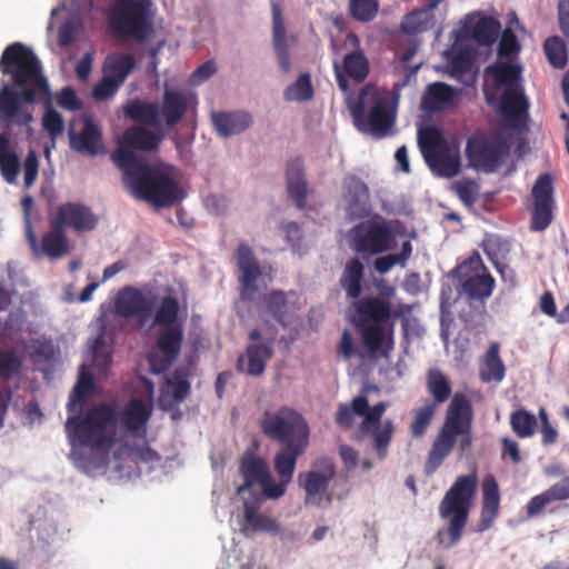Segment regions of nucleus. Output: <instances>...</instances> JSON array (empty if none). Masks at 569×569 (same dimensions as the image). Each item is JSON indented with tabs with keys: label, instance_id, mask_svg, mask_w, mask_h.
Segmentation results:
<instances>
[{
	"label": "nucleus",
	"instance_id": "obj_55",
	"mask_svg": "<svg viewBox=\"0 0 569 569\" xmlns=\"http://www.w3.org/2000/svg\"><path fill=\"white\" fill-rule=\"evenodd\" d=\"M92 365L100 371L104 372L111 363V347L107 343L104 333H99L91 347Z\"/></svg>",
	"mask_w": 569,
	"mask_h": 569
},
{
	"label": "nucleus",
	"instance_id": "obj_51",
	"mask_svg": "<svg viewBox=\"0 0 569 569\" xmlns=\"http://www.w3.org/2000/svg\"><path fill=\"white\" fill-rule=\"evenodd\" d=\"M500 23L491 18H481L472 28L471 38L480 46L492 44L499 34Z\"/></svg>",
	"mask_w": 569,
	"mask_h": 569
},
{
	"label": "nucleus",
	"instance_id": "obj_2",
	"mask_svg": "<svg viewBox=\"0 0 569 569\" xmlns=\"http://www.w3.org/2000/svg\"><path fill=\"white\" fill-rule=\"evenodd\" d=\"M112 161L122 172L123 184L130 194L156 208L176 204L181 199V190L171 174L126 148H117Z\"/></svg>",
	"mask_w": 569,
	"mask_h": 569
},
{
	"label": "nucleus",
	"instance_id": "obj_30",
	"mask_svg": "<svg viewBox=\"0 0 569 569\" xmlns=\"http://www.w3.org/2000/svg\"><path fill=\"white\" fill-rule=\"evenodd\" d=\"M213 127L220 137H230L246 131L252 123L247 111L214 112L211 116Z\"/></svg>",
	"mask_w": 569,
	"mask_h": 569
},
{
	"label": "nucleus",
	"instance_id": "obj_34",
	"mask_svg": "<svg viewBox=\"0 0 569 569\" xmlns=\"http://www.w3.org/2000/svg\"><path fill=\"white\" fill-rule=\"evenodd\" d=\"M363 277L365 266L358 258H352L346 263L339 283L347 297L353 300V302L358 300L362 293Z\"/></svg>",
	"mask_w": 569,
	"mask_h": 569
},
{
	"label": "nucleus",
	"instance_id": "obj_59",
	"mask_svg": "<svg viewBox=\"0 0 569 569\" xmlns=\"http://www.w3.org/2000/svg\"><path fill=\"white\" fill-rule=\"evenodd\" d=\"M129 458L136 463H151L161 459L157 451L149 447L148 443L133 445L128 448Z\"/></svg>",
	"mask_w": 569,
	"mask_h": 569
},
{
	"label": "nucleus",
	"instance_id": "obj_33",
	"mask_svg": "<svg viewBox=\"0 0 569 569\" xmlns=\"http://www.w3.org/2000/svg\"><path fill=\"white\" fill-rule=\"evenodd\" d=\"M456 90L445 82H433L427 87L421 106L426 111L446 110L453 103Z\"/></svg>",
	"mask_w": 569,
	"mask_h": 569
},
{
	"label": "nucleus",
	"instance_id": "obj_12",
	"mask_svg": "<svg viewBox=\"0 0 569 569\" xmlns=\"http://www.w3.org/2000/svg\"><path fill=\"white\" fill-rule=\"evenodd\" d=\"M509 144L500 134L471 136L467 140L466 156L470 167L492 173L502 164Z\"/></svg>",
	"mask_w": 569,
	"mask_h": 569
},
{
	"label": "nucleus",
	"instance_id": "obj_17",
	"mask_svg": "<svg viewBox=\"0 0 569 569\" xmlns=\"http://www.w3.org/2000/svg\"><path fill=\"white\" fill-rule=\"evenodd\" d=\"M533 210L531 230L547 229L553 219V182L548 173H541L532 187Z\"/></svg>",
	"mask_w": 569,
	"mask_h": 569
},
{
	"label": "nucleus",
	"instance_id": "obj_47",
	"mask_svg": "<svg viewBox=\"0 0 569 569\" xmlns=\"http://www.w3.org/2000/svg\"><path fill=\"white\" fill-rule=\"evenodd\" d=\"M427 390L432 396L431 403H445L451 396V387L447 377L439 369H430L427 373Z\"/></svg>",
	"mask_w": 569,
	"mask_h": 569
},
{
	"label": "nucleus",
	"instance_id": "obj_23",
	"mask_svg": "<svg viewBox=\"0 0 569 569\" xmlns=\"http://www.w3.org/2000/svg\"><path fill=\"white\" fill-rule=\"evenodd\" d=\"M529 102L523 88H507L499 99V112L511 127H518L527 120Z\"/></svg>",
	"mask_w": 569,
	"mask_h": 569
},
{
	"label": "nucleus",
	"instance_id": "obj_13",
	"mask_svg": "<svg viewBox=\"0 0 569 569\" xmlns=\"http://www.w3.org/2000/svg\"><path fill=\"white\" fill-rule=\"evenodd\" d=\"M395 234L385 219L367 220L353 228V249L362 256H378L393 248Z\"/></svg>",
	"mask_w": 569,
	"mask_h": 569
},
{
	"label": "nucleus",
	"instance_id": "obj_24",
	"mask_svg": "<svg viewBox=\"0 0 569 569\" xmlns=\"http://www.w3.org/2000/svg\"><path fill=\"white\" fill-rule=\"evenodd\" d=\"M500 506V491L496 478L488 475L482 481V505L480 520L475 528L476 532H483L491 528L498 516Z\"/></svg>",
	"mask_w": 569,
	"mask_h": 569
},
{
	"label": "nucleus",
	"instance_id": "obj_38",
	"mask_svg": "<svg viewBox=\"0 0 569 569\" xmlns=\"http://www.w3.org/2000/svg\"><path fill=\"white\" fill-rule=\"evenodd\" d=\"M151 416V408L141 399H131L121 415V423L130 432L144 429Z\"/></svg>",
	"mask_w": 569,
	"mask_h": 569
},
{
	"label": "nucleus",
	"instance_id": "obj_26",
	"mask_svg": "<svg viewBox=\"0 0 569 569\" xmlns=\"http://www.w3.org/2000/svg\"><path fill=\"white\" fill-rule=\"evenodd\" d=\"M286 184L289 198L298 209L306 208L308 196V183L305 177L303 162L300 158L290 160L287 163Z\"/></svg>",
	"mask_w": 569,
	"mask_h": 569
},
{
	"label": "nucleus",
	"instance_id": "obj_46",
	"mask_svg": "<svg viewBox=\"0 0 569 569\" xmlns=\"http://www.w3.org/2000/svg\"><path fill=\"white\" fill-rule=\"evenodd\" d=\"M9 146V139L0 133V171L7 182L13 183L20 171V159Z\"/></svg>",
	"mask_w": 569,
	"mask_h": 569
},
{
	"label": "nucleus",
	"instance_id": "obj_36",
	"mask_svg": "<svg viewBox=\"0 0 569 569\" xmlns=\"http://www.w3.org/2000/svg\"><path fill=\"white\" fill-rule=\"evenodd\" d=\"M134 68L136 59L131 53H111L103 61L102 73L121 86Z\"/></svg>",
	"mask_w": 569,
	"mask_h": 569
},
{
	"label": "nucleus",
	"instance_id": "obj_60",
	"mask_svg": "<svg viewBox=\"0 0 569 569\" xmlns=\"http://www.w3.org/2000/svg\"><path fill=\"white\" fill-rule=\"evenodd\" d=\"M453 189L465 204L472 206L477 201L479 184L475 180L458 181L455 183Z\"/></svg>",
	"mask_w": 569,
	"mask_h": 569
},
{
	"label": "nucleus",
	"instance_id": "obj_44",
	"mask_svg": "<svg viewBox=\"0 0 569 569\" xmlns=\"http://www.w3.org/2000/svg\"><path fill=\"white\" fill-rule=\"evenodd\" d=\"M244 526L253 531L278 533L279 523L271 517L257 511L253 503L244 501L243 503Z\"/></svg>",
	"mask_w": 569,
	"mask_h": 569
},
{
	"label": "nucleus",
	"instance_id": "obj_49",
	"mask_svg": "<svg viewBox=\"0 0 569 569\" xmlns=\"http://www.w3.org/2000/svg\"><path fill=\"white\" fill-rule=\"evenodd\" d=\"M315 96V89L311 82V76L308 72L301 73L297 80L288 86L283 91V99L288 102L309 101Z\"/></svg>",
	"mask_w": 569,
	"mask_h": 569
},
{
	"label": "nucleus",
	"instance_id": "obj_20",
	"mask_svg": "<svg viewBox=\"0 0 569 569\" xmlns=\"http://www.w3.org/2000/svg\"><path fill=\"white\" fill-rule=\"evenodd\" d=\"M193 98L194 96L188 91L169 88L166 84L159 106L163 123L169 128L177 126L184 118Z\"/></svg>",
	"mask_w": 569,
	"mask_h": 569
},
{
	"label": "nucleus",
	"instance_id": "obj_29",
	"mask_svg": "<svg viewBox=\"0 0 569 569\" xmlns=\"http://www.w3.org/2000/svg\"><path fill=\"white\" fill-rule=\"evenodd\" d=\"M272 13V41L279 67L284 73L291 70V60L286 38V26L280 6L276 2L271 6Z\"/></svg>",
	"mask_w": 569,
	"mask_h": 569
},
{
	"label": "nucleus",
	"instance_id": "obj_1",
	"mask_svg": "<svg viewBox=\"0 0 569 569\" xmlns=\"http://www.w3.org/2000/svg\"><path fill=\"white\" fill-rule=\"evenodd\" d=\"M0 72L12 81L0 88V121L6 128L28 126L33 117L24 104L50 97L39 58L31 48L13 42L2 51Z\"/></svg>",
	"mask_w": 569,
	"mask_h": 569
},
{
	"label": "nucleus",
	"instance_id": "obj_3",
	"mask_svg": "<svg viewBox=\"0 0 569 569\" xmlns=\"http://www.w3.org/2000/svg\"><path fill=\"white\" fill-rule=\"evenodd\" d=\"M259 426L267 438L281 446L273 457V468L281 473L296 470L299 457L309 446L310 429L305 417L291 407L281 406L276 411H264Z\"/></svg>",
	"mask_w": 569,
	"mask_h": 569
},
{
	"label": "nucleus",
	"instance_id": "obj_53",
	"mask_svg": "<svg viewBox=\"0 0 569 569\" xmlns=\"http://www.w3.org/2000/svg\"><path fill=\"white\" fill-rule=\"evenodd\" d=\"M543 50L549 63L557 69L567 66L568 52L566 42L559 36H551L545 40Z\"/></svg>",
	"mask_w": 569,
	"mask_h": 569
},
{
	"label": "nucleus",
	"instance_id": "obj_5",
	"mask_svg": "<svg viewBox=\"0 0 569 569\" xmlns=\"http://www.w3.org/2000/svg\"><path fill=\"white\" fill-rule=\"evenodd\" d=\"M473 409L470 399L456 392L448 405L442 427L435 438L425 462V472L435 473L458 442L463 453L472 445Z\"/></svg>",
	"mask_w": 569,
	"mask_h": 569
},
{
	"label": "nucleus",
	"instance_id": "obj_57",
	"mask_svg": "<svg viewBox=\"0 0 569 569\" xmlns=\"http://www.w3.org/2000/svg\"><path fill=\"white\" fill-rule=\"evenodd\" d=\"M42 129L48 132L50 139L54 141L59 136L63 133L64 120L61 113H59L52 107H47L41 119Z\"/></svg>",
	"mask_w": 569,
	"mask_h": 569
},
{
	"label": "nucleus",
	"instance_id": "obj_64",
	"mask_svg": "<svg viewBox=\"0 0 569 569\" xmlns=\"http://www.w3.org/2000/svg\"><path fill=\"white\" fill-rule=\"evenodd\" d=\"M552 501H553V499L551 498L548 489L545 490L543 492L532 497L526 506L527 517L533 518V517L540 515L543 511V509L547 507V505H549Z\"/></svg>",
	"mask_w": 569,
	"mask_h": 569
},
{
	"label": "nucleus",
	"instance_id": "obj_63",
	"mask_svg": "<svg viewBox=\"0 0 569 569\" xmlns=\"http://www.w3.org/2000/svg\"><path fill=\"white\" fill-rule=\"evenodd\" d=\"M80 22L74 19L64 21L58 29V43L60 47L66 48L70 46L79 31Z\"/></svg>",
	"mask_w": 569,
	"mask_h": 569
},
{
	"label": "nucleus",
	"instance_id": "obj_35",
	"mask_svg": "<svg viewBox=\"0 0 569 569\" xmlns=\"http://www.w3.org/2000/svg\"><path fill=\"white\" fill-rule=\"evenodd\" d=\"M427 0L421 9L413 10L407 14L401 22V30L407 34H419L426 32L436 26L435 9Z\"/></svg>",
	"mask_w": 569,
	"mask_h": 569
},
{
	"label": "nucleus",
	"instance_id": "obj_21",
	"mask_svg": "<svg viewBox=\"0 0 569 569\" xmlns=\"http://www.w3.org/2000/svg\"><path fill=\"white\" fill-rule=\"evenodd\" d=\"M343 199L347 203V213L351 219H362L369 214L370 191L357 176L349 174L343 179Z\"/></svg>",
	"mask_w": 569,
	"mask_h": 569
},
{
	"label": "nucleus",
	"instance_id": "obj_27",
	"mask_svg": "<svg viewBox=\"0 0 569 569\" xmlns=\"http://www.w3.org/2000/svg\"><path fill=\"white\" fill-rule=\"evenodd\" d=\"M273 353V349L269 347H262L257 343L248 345L246 352L239 356L237 360V370L252 377L261 376Z\"/></svg>",
	"mask_w": 569,
	"mask_h": 569
},
{
	"label": "nucleus",
	"instance_id": "obj_16",
	"mask_svg": "<svg viewBox=\"0 0 569 569\" xmlns=\"http://www.w3.org/2000/svg\"><path fill=\"white\" fill-rule=\"evenodd\" d=\"M49 223L50 230L42 234L41 241L39 242L31 221L27 218L26 239L36 258H49L57 260L69 253L70 244L66 231L50 219Z\"/></svg>",
	"mask_w": 569,
	"mask_h": 569
},
{
	"label": "nucleus",
	"instance_id": "obj_40",
	"mask_svg": "<svg viewBox=\"0 0 569 569\" xmlns=\"http://www.w3.org/2000/svg\"><path fill=\"white\" fill-rule=\"evenodd\" d=\"M94 389L96 382L92 372L86 366H81L76 386L70 393L68 411L74 413L77 406H81L93 396Z\"/></svg>",
	"mask_w": 569,
	"mask_h": 569
},
{
	"label": "nucleus",
	"instance_id": "obj_42",
	"mask_svg": "<svg viewBox=\"0 0 569 569\" xmlns=\"http://www.w3.org/2000/svg\"><path fill=\"white\" fill-rule=\"evenodd\" d=\"M352 407L356 415L363 417L360 425L361 431H369L371 426L382 423L381 417L388 408V403L380 401L369 407L368 399L365 396H358L352 399Z\"/></svg>",
	"mask_w": 569,
	"mask_h": 569
},
{
	"label": "nucleus",
	"instance_id": "obj_14",
	"mask_svg": "<svg viewBox=\"0 0 569 569\" xmlns=\"http://www.w3.org/2000/svg\"><path fill=\"white\" fill-rule=\"evenodd\" d=\"M157 305V297L132 286L120 289L114 298V312L123 319H132L138 328H143L151 319Z\"/></svg>",
	"mask_w": 569,
	"mask_h": 569
},
{
	"label": "nucleus",
	"instance_id": "obj_8",
	"mask_svg": "<svg viewBox=\"0 0 569 569\" xmlns=\"http://www.w3.org/2000/svg\"><path fill=\"white\" fill-rule=\"evenodd\" d=\"M152 0H116L108 12V23L118 37L146 42L152 33Z\"/></svg>",
	"mask_w": 569,
	"mask_h": 569
},
{
	"label": "nucleus",
	"instance_id": "obj_25",
	"mask_svg": "<svg viewBox=\"0 0 569 569\" xmlns=\"http://www.w3.org/2000/svg\"><path fill=\"white\" fill-rule=\"evenodd\" d=\"M319 470L300 473V486L306 490L307 500L325 492L336 475L335 463L331 459H322L317 463Z\"/></svg>",
	"mask_w": 569,
	"mask_h": 569
},
{
	"label": "nucleus",
	"instance_id": "obj_41",
	"mask_svg": "<svg viewBox=\"0 0 569 569\" xmlns=\"http://www.w3.org/2000/svg\"><path fill=\"white\" fill-rule=\"evenodd\" d=\"M180 311L179 299L174 295H167L160 299L158 307L151 316L153 326L171 327L182 326L178 322Z\"/></svg>",
	"mask_w": 569,
	"mask_h": 569
},
{
	"label": "nucleus",
	"instance_id": "obj_61",
	"mask_svg": "<svg viewBox=\"0 0 569 569\" xmlns=\"http://www.w3.org/2000/svg\"><path fill=\"white\" fill-rule=\"evenodd\" d=\"M278 336V329L269 323L264 322L263 328L261 329H252L249 332V339L252 341H261L258 343L262 347H269L270 349H273V345L277 340Z\"/></svg>",
	"mask_w": 569,
	"mask_h": 569
},
{
	"label": "nucleus",
	"instance_id": "obj_15",
	"mask_svg": "<svg viewBox=\"0 0 569 569\" xmlns=\"http://www.w3.org/2000/svg\"><path fill=\"white\" fill-rule=\"evenodd\" d=\"M456 276L461 281L462 291L470 299H486L492 293L495 279L483 266L478 253L460 263L455 269Z\"/></svg>",
	"mask_w": 569,
	"mask_h": 569
},
{
	"label": "nucleus",
	"instance_id": "obj_50",
	"mask_svg": "<svg viewBox=\"0 0 569 569\" xmlns=\"http://www.w3.org/2000/svg\"><path fill=\"white\" fill-rule=\"evenodd\" d=\"M437 407L431 401H427L422 407L412 411L410 422V435L415 439L422 438L432 422Z\"/></svg>",
	"mask_w": 569,
	"mask_h": 569
},
{
	"label": "nucleus",
	"instance_id": "obj_37",
	"mask_svg": "<svg viewBox=\"0 0 569 569\" xmlns=\"http://www.w3.org/2000/svg\"><path fill=\"white\" fill-rule=\"evenodd\" d=\"M290 305L287 296L281 290H272L261 298L260 310L270 315L276 321L282 326L289 322Z\"/></svg>",
	"mask_w": 569,
	"mask_h": 569
},
{
	"label": "nucleus",
	"instance_id": "obj_10",
	"mask_svg": "<svg viewBox=\"0 0 569 569\" xmlns=\"http://www.w3.org/2000/svg\"><path fill=\"white\" fill-rule=\"evenodd\" d=\"M418 146L430 170L443 178H452L460 171V156L457 150H451L442 131L428 126L418 131Z\"/></svg>",
	"mask_w": 569,
	"mask_h": 569
},
{
	"label": "nucleus",
	"instance_id": "obj_32",
	"mask_svg": "<svg viewBox=\"0 0 569 569\" xmlns=\"http://www.w3.org/2000/svg\"><path fill=\"white\" fill-rule=\"evenodd\" d=\"M191 386L187 373L183 370H176L173 375L166 380L162 388L160 402L166 407H173L186 400Z\"/></svg>",
	"mask_w": 569,
	"mask_h": 569
},
{
	"label": "nucleus",
	"instance_id": "obj_39",
	"mask_svg": "<svg viewBox=\"0 0 569 569\" xmlns=\"http://www.w3.org/2000/svg\"><path fill=\"white\" fill-rule=\"evenodd\" d=\"M486 72L491 74L493 83L497 89L519 88L522 87L521 67L509 62H496L486 69Z\"/></svg>",
	"mask_w": 569,
	"mask_h": 569
},
{
	"label": "nucleus",
	"instance_id": "obj_45",
	"mask_svg": "<svg viewBox=\"0 0 569 569\" xmlns=\"http://www.w3.org/2000/svg\"><path fill=\"white\" fill-rule=\"evenodd\" d=\"M159 335L157 346L159 350L170 360L178 357L183 340L182 326L163 327Z\"/></svg>",
	"mask_w": 569,
	"mask_h": 569
},
{
	"label": "nucleus",
	"instance_id": "obj_56",
	"mask_svg": "<svg viewBox=\"0 0 569 569\" xmlns=\"http://www.w3.org/2000/svg\"><path fill=\"white\" fill-rule=\"evenodd\" d=\"M379 10L377 0H349V12L353 19L360 22L373 20Z\"/></svg>",
	"mask_w": 569,
	"mask_h": 569
},
{
	"label": "nucleus",
	"instance_id": "obj_7",
	"mask_svg": "<svg viewBox=\"0 0 569 569\" xmlns=\"http://www.w3.org/2000/svg\"><path fill=\"white\" fill-rule=\"evenodd\" d=\"M477 488L476 472L459 476L440 501L439 515L449 523V547L455 546L462 537Z\"/></svg>",
	"mask_w": 569,
	"mask_h": 569
},
{
	"label": "nucleus",
	"instance_id": "obj_4",
	"mask_svg": "<svg viewBox=\"0 0 569 569\" xmlns=\"http://www.w3.org/2000/svg\"><path fill=\"white\" fill-rule=\"evenodd\" d=\"M116 410L107 403H98L86 411L83 416H71L66 421V431L74 445L94 451L91 459L81 461L86 472L99 469L106 465V456L116 441Z\"/></svg>",
	"mask_w": 569,
	"mask_h": 569
},
{
	"label": "nucleus",
	"instance_id": "obj_31",
	"mask_svg": "<svg viewBox=\"0 0 569 569\" xmlns=\"http://www.w3.org/2000/svg\"><path fill=\"white\" fill-rule=\"evenodd\" d=\"M123 113L136 123L150 127L161 124L159 104L157 102L133 99L123 106Z\"/></svg>",
	"mask_w": 569,
	"mask_h": 569
},
{
	"label": "nucleus",
	"instance_id": "obj_54",
	"mask_svg": "<svg viewBox=\"0 0 569 569\" xmlns=\"http://www.w3.org/2000/svg\"><path fill=\"white\" fill-rule=\"evenodd\" d=\"M343 70L349 78L361 82L369 73V61L360 51L349 52L343 58Z\"/></svg>",
	"mask_w": 569,
	"mask_h": 569
},
{
	"label": "nucleus",
	"instance_id": "obj_22",
	"mask_svg": "<svg viewBox=\"0 0 569 569\" xmlns=\"http://www.w3.org/2000/svg\"><path fill=\"white\" fill-rule=\"evenodd\" d=\"M82 129L79 132L69 130L70 148L79 153L96 157L103 152L102 133L94 121L89 117L82 118Z\"/></svg>",
	"mask_w": 569,
	"mask_h": 569
},
{
	"label": "nucleus",
	"instance_id": "obj_52",
	"mask_svg": "<svg viewBox=\"0 0 569 569\" xmlns=\"http://www.w3.org/2000/svg\"><path fill=\"white\" fill-rule=\"evenodd\" d=\"M510 427L517 437L530 438L536 432L537 419L526 409H518L510 415Z\"/></svg>",
	"mask_w": 569,
	"mask_h": 569
},
{
	"label": "nucleus",
	"instance_id": "obj_19",
	"mask_svg": "<svg viewBox=\"0 0 569 569\" xmlns=\"http://www.w3.org/2000/svg\"><path fill=\"white\" fill-rule=\"evenodd\" d=\"M236 258L241 272L239 278L242 287L240 297L243 301H252L258 290L256 282L261 276L260 267L253 256L252 249L246 243L238 246Z\"/></svg>",
	"mask_w": 569,
	"mask_h": 569
},
{
	"label": "nucleus",
	"instance_id": "obj_62",
	"mask_svg": "<svg viewBox=\"0 0 569 569\" xmlns=\"http://www.w3.org/2000/svg\"><path fill=\"white\" fill-rule=\"evenodd\" d=\"M120 84L103 74L102 79L93 87L92 97L97 101H104L112 98L119 90Z\"/></svg>",
	"mask_w": 569,
	"mask_h": 569
},
{
	"label": "nucleus",
	"instance_id": "obj_28",
	"mask_svg": "<svg viewBox=\"0 0 569 569\" xmlns=\"http://www.w3.org/2000/svg\"><path fill=\"white\" fill-rule=\"evenodd\" d=\"M163 139L161 132H153L141 126H132L126 129L118 148L134 150L153 151L157 150Z\"/></svg>",
	"mask_w": 569,
	"mask_h": 569
},
{
	"label": "nucleus",
	"instance_id": "obj_11",
	"mask_svg": "<svg viewBox=\"0 0 569 569\" xmlns=\"http://www.w3.org/2000/svg\"><path fill=\"white\" fill-rule=\"evenodd\" d=\"M357 129L376 137H385L396 121V111L388 93H375L368 113L362 98L351 110Z\"/></svg>",
	"mask_w": 569,
	"mask_h": 569
},
{
	"label": "nucleus",
	"instance_id": "obj_9",
	"mask_svg": "<svg viewBox=\"0 0 569 569\" xmlns=\"http://www.w3.org/2000/svg\"><path fill=\"white\" fill-rule=\"evenodd\" d=\"M238 471L243 479V483L237 488L239 496L258 485L266 498L277 500L286 493L296 470L289 469V471H286L287 473H281L274 468L279 477V482H277L272 477L268 461L257 452L247 450L239 460Z\"/></svg>",
	"mask_w": 569,
	"mask_h": 569
},
{
	"label": "nucleus",
	"instance_id": "obj_58",
	"mask_svg": "<svg viewBox=\"0 0 569 569\" xmlns=\"http://www.w3.org/2000/svg\"><path fill=\"white\" fill-rule=\"evenodd\" d=\"M20 368L21 361L12 350L0 349V378H12Z\"/></svg>",
	"mask_w": 569,
	"mask_h": 569
},
{
	"label": "nucleus",
	"instance_id": "obj_6",
	"mask_svg": "<svg viewBox=\"0 0 569 569\" xmlns=\"http://www.w3.org/2000/svg\"><path fill=\"white\" fill-rule=\"evenodd\" d=\"M393 288H388L383 296H367L353 302L355 322L366 348L375 353L387 356L392 349V338L386 339L388 331L392 335V306L389 297Z\"/></svg>",
	"mask_w": 569,
	"mask_h": 569
},
{
	"label": "nucleus",
	"instance_id": "obj_48",
	"mask_svg": "<svg viewBox=\"0 0 569 569\" xmlns=\"http://www.w3.org/2000/svg\"><path fill=\"white\" fill-rule=\"evenodd\" d=\"M368 432L371 435L372 448L377 451L379 458H386L395 432L393 421L386 419L382 423L371 426Z\"/></svg>",
	"mask_w": 569,
	"mask_h": 569
},
{
	"label": "nucleus",
	"instance_id": "obj_43",
	"mask_svg": "<svg viewBox=\"0 0 569 569\" xmlns=\"http://www.w3.org/2000/svg\"><path fill=\"white\" fill-rule=\"evenodd\" d=\"M505 373L506 368L499 356V345L491 343L485 355L480 369L481 380L485 382H500L505 378Z\"/></svg>",
	"mask_w": 569,
	"mask_h": 569
},
{
	"label": "nucleus",
	"instance_id": "obj_18",
	"mask_svg": "<svg viewBox=\"0 0 569 569\" xmlns=\"http://www.w3.org/2000/svg\"><path fill=\"white\" fill-rule=\"evenodd\" d=\"M49 219L64 231L72 229L77 232L91 231L99 222L98 216L89 207L78 202L58 206Z\"/></svg>",
	"mask_w": 569,
	"mask_h": 569
}]
</instances>
